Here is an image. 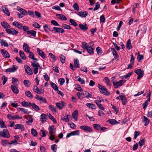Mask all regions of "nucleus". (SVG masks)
Here are the masks:
<instances>
[{
  "label": "nucleus",
  "instance_id": "c9c22d12",
  "mask_svg": "<svg viewBox=\"0 0 152 152\" xmlns=\"http://www.w3.org/2000/svg\"><path fill=\"white\" fill-rule=\"evenodd\" d=\"M29 53L28 57L32 59L33 60H35L36 61L38 60L37 58H34V55L32 52H30L29 53Z\"/></svg>",
  "mask_w": 152,
  "mask_h": 152
},
{
  "label": "nucleus",
  "instance_id": "603ef678",
  "mask_svg": "<svg viewBox=\"0 0 152 152\" xmlns=\"http://www.w3.org/2000/svg\"><path fill=\"white\" fill-rule=\"evenodd\" d=\"M18 81V80L17 78L12 77V83L14 85L17 86L18 84H17L16 82Z\"/></svg>",
  "mask_w": 152,
  "mask_h": 152
},
{
  "label": "nucleus",
  "instance_id": "864d4df0",
  "mask_svg": "<svg viewBox=\"0 0 152 152\" xmlns=\"http://www.w3.org/2000/svg\"><path fill=\"white\" fill-rule=\"evenodd\" d=\"M69 22L71 24V25L75 27L77 26V23L73 19H70Z\"/></svg>",
  "mask_w": 152,
  "mask_h": 152
},
{
  "label": "nucleus",
  "instance_id": "0eeeda50",
  "mask_svg": "<svg viewBox=\"0 0 152 152\" xmlns=\"http://www.w3.org/2000/svg\"><path fill=\"white\" fill-rule=\"evenodd\" d=\"M134 72L138 75L137 77V79H140L143 77L144 75V71L142 70L141 69H140L135 70Z\"/></svg>",
  "mask_w": 152,
  "mask_h": 152
},
{
  "label": "nucleus",
  "instance_id": "680f3d73",
  "mask_svg": "<svg viewBox=\"0 0 152 152\" xmlns=\"http://www.w3.org/2000/svg\"><path fill=\"white\" fill-rule=\"evenodd\" d=\"M94 128L95 129L98 130L101 127V125L98 124H93Z\"/></svg>",
  "mask_w": 152,
  "mask_h": 152
},
{
  "label": "nucleus",
  "instance_id": "b1692460",
  "mask_svg": "<svg viewBox=\"0 0 152 152\" xmlns=\"http://www.w3.org/2000/svg\"><path fill=\"white\" fill-rule=\"evenodd\" d=\"M143 119L142 120V121L145 123L144 125L145 126L148 125L149 124L150 120L145 116H143Z\"/></svg>",
  "mask_w": 152,
  "mask_h": 152
},
{
  "label": "nucleus",
  "instance_id": "9b49d317",
  "mask_svg": "<svg viewBox=\"0 0 152 152\" xmlns=\"http://www.w3.org/2000/svg\"><path fill=\"white\" fill-rule=\"evenodd\" d=\"M1 52L2 55L5 58H9L10 57L9 54L4 49H1Z\"/></svg>",
  "mask_w": 152,
  "mask_h": 152
},
{
  "label": "nucleus",
  "instance_id": "20e7f679",
  "mask_svg": "<svg viewBox=\"0 0 152 152\" xmlns=\"http://www.w3.org/2000/svg\"><path fill=\"white\" fill-rule=\"evenodd\" d=\"M5 31L6 32L9 34L12 35H17L18 33V32L15 30V29L12 28H9L6 29Z\"/></svg>",
  "mask_w": 152,
  "mask_h": 152
},
{
  "label": "nucleus",
  "instance_id": "79ce46f5",
  "mask_svg": "<svg viewBox=\"0 0 152 152\" xmlns=\"http://www.w3.org/2000/svg\"><path fill=\"white\" fill-rule=\"evenodd\" d=\"M26 119L27 120H28V121H26V123L27 124H28L29 125H30V124H29V122H30L31 123L33 122V119L31 117H26Z\"/></svg>",
  "mask_w": 152,
  "mask_h": 152
},
{
  "label": "nucleus",
  "instance_id": "2eb2a0df",
  "mask_svg": "<svg viewBox=\"0 0 152 152\" xmlns=\"http://www.w3.org/2000/svg\"><path fill=\"white\" fill-rule=\"evenodd\" d=\"M18 68V67L17 66L15 65H13L12 68L6 69L5 72H14Z\"/></svg>",
  "mask_w": 152,
  "mask_h": 152
},
{
  "label": "nucleus",
  "instance_id": "4d7b16f0",
  "mask_svg": "<svg viewBox=\"0 0 152 152\" xmlns=\"http://www.w3.org/2000/svg\"><path fill=\"white\" fill-rule=\"evenodd\" d=\"M89 46L86 42H83L82 44V47L84 49H86Z\"/></svg>",
  "mask_w": 152,
  "mask_h": 152
},
{
  "label": "nucleus",
  "instance_id": "5fc2aeb1",
  "mask_svg": "<svg viewBox=\"0 0 152 152\" xmlns=\"http://www.w3.org/2000/svg\"><path fill=\"white\" fill-rule=\"evenodd\" d=\"M69 116V115H66L65 116L63 117H61V119L66 122H68L69 121V119L68 118V116Z\"/></svg>",
  "mask_w": 152,
  "mask_h": 152
},
{
  "label": "nucleus",
  "instance_id": "cd10ccee",
  "mask_svg": "<svg viewBox=\"0 0 152 152\" xmlns=\"http://www.w3.org/2000/svg\"><path fill=\"white\" fill-rule=\"evenodd\" d=\"M21 105L23 107H27L31 106V103L30 102L23 101L21 102Z\"/></svg>",
  "mask_w": 152,
  "mask_h": 152
},
{
  "label": "nucleus",
  "instance_id": "0e129e2a",
  "mask_svg": "<svg viewBox=\"0 0 152 152\" xmlns=\"http://www.w3.org/2000/svg\"><path fill=\"white\" fill-rule=\"evenodd\" d=\"M48 117L50 119H51L52 121H53L54 122L56 123L57 122L56 120L54 118V117L50 114H49Z\"/></svg>",
  "mask_w": 152,
  "mask_h": 152
},
{
  "label": "nucleus",
  "instance_id": "39448f33",
  "mask_svg": "<svg viewBox=\"0 0 152 152\" xmlns=\"http://www.w3.org/2000/svg\"><path fill=\"white\" fill-rule=\"evenodd\" d=\"M0 136L4 137L9 138L10 135L7 130L4 129L2 132H0Z\"/></svg>",
  "mask_w": 152,
  "mask_h": 152
},
{
  "label": "nucleus",
  "instance_id": "de8ad7c7",
  "mask_svg": "<svg viewBox=\"0 0 152 152\" xmlns=\"http://www.w3.org/2000/svg\"><path fill=\"white\" fill-rule=\"evenodd\" d=\"M72 136H79L80 134V131L75 130L71 132Z\"/></svg>",
  "mask_w": 152,
  "mask_h": 152
},
{
  "label": "nucleus",
  "instance_id": "f03ea898",
  "mask_svg": "<svg viewBox=\"0 0 152 152\" xmlns=\"http://www.w3.org/2000/svg\"><path fill=\"white\" fill-rule=\"evenodd\" d=\"M31 66L33 67V70L34 71V74H36L38 73V70L39 67H40V66L39 63L37 62V63H35L34 62L31 61Z\"/></svg>",
  "mask_w": 152,
  "mask_h": 152
},
{
  "label": "nucleus",
  "instance_id": "e2e57ef3",
  "mask_svg": "<svg viewBox=\"0 0 152 152\" xmlns=\"http://www.w3.org/2000/svg\"><path fill=\"white\" fill-rule=\"evenodd\" d=\"M105 19L104 15H103L100 16V20L101 22L104 23L105 22Z\"/></svg>",
  "mask_w": 152,
  "mask_h": 152
},
{
  "label": "nucleus",
  "instance_id": "49530a36",
  "mask_svg": "<svg viewBox=\"0 0 152 152\" xmlns=\"http://www.w3.org/2000/svg\"><path fill=\"white\" fill-rule=\"evenodd\" d=\"M31 133L32 134L34 137H37V132L36 130L33 128L31 129Z\"/></svg>",
  "mask_w": 152,
  "mask_h": 152
},
{
  "label": "nucleus",
  "instance_id": "a19ab883",
  "mask_svg": "<svg viewBox=\"0 0 152 152\" xmlns=\"http://www.w3.org/2000/svg\"><path fill=\"white\" fill-rule=\"evenodd\" d=\"M83 96L86 98L92 97V95L87 91L84 92L83 93Z\"/></svg>",
  "mask_w": 152,
  "mask_h": 152
},
{
  "label": "nucleus",
  "instance_id": "09e8293b",
  "mask_svg": "<svg viewBox=\"0 0 152 152\" xmlns=\"http://www.w3.org/2000/svg\"><path fill=\"white\" fill-rule=\"evenodd\" d=\"M26 95L28 97L32 98L33 97V95L29 91H27L25 92Z\"/></svg>",
  "mask_w": 152,
  "mask_h": 152
},
{
  "label": "nucleus",
  "instance_id": "ddd939ff",
  "mask_svg": "<svg viewBox=\"0 0 152 152\" xmlns=\"http://www.w3.org/2000/svg\"><path fill=\"white\" fill-rule=\"evenodd\" d=\"M56 106L60 109H61L64 107L66 106V104L63 102H61V103L57 102L56 103Z\"/></svg>",
  "mask_w": 152,
  "mask_h": 152
},
{
  "label": "nucleus",
  "instance_id": "f3484780",
  "mask_svg": "<svg viewBox=\"0 0 152 152\" xmlns=\"http://www.w3.org/2000/svg\"><path fill=\"white\" fill-rule=\"evenodd\" d=\"M40 118L42 122L44 123L46 121L47 119V116L46 114L43 113L41 115Z\"/></svg>",
  "mask_w": 152,
  "mask_h": 152
},
{
  "label": "nucleus",
  "instance_id": "72a5a7b5",
  "mask_svg": "<svg viewBox=\"0 0 152 152\" xmlns=\"http://www.w3.org/2000/svg\"><path fill=\"white\" fill-rule=\"evenodd\" d=\"M33 90L34 92H36L38 94H41V91L37 86H34L33 87Z\"/></svg>",
  "mask_w": 152,
  "mask_h": 152
},
{
  "label": "nucleus",
  "instance_id": "f704fd0d",
  "mask_svg": "<svg viewBox=\"0 0 152 152\" xmlns=\"http://www.w3.org/2000/svg\"><path fill=\"white\" fill-rule=\"evenodd\" d=\"M126 47L127 49L130 50L132 48V46L131 43L130 39H129L127 42L126 44Z\"/></svg>",
  "mask_w": 152,
  "mask_h": 152
},
{
  "label": "nucleus",
  "instance_id": "f257e3e1",
  "mask_svg": "<svg viewBox=\"0 0 152 152\" xmlns=\"http://www.w3.org/2000/svg\"><path fill=\"white\" fill-rule=\"evenodd\" d=\"M98 86L100 89V92L101 93L106 95H109L110 94V93L107 91V89L105 87L99 84H98Z\"/></svg>",
  "mask_w": 152,
  "mask_h": 152
},
{
  "label": "nucleus",
  "instance_id": "338daca9",
  "mask_svg": "<svg viewBox=\"0 0 152 152\" xmlns=\"http://www.w3.org/2000/svg\"><path fill=\"white\" fill-rule=\"evenodd\" d=\"M96 52L98 55L101 54L102 53V50L101 48L99 47H98L96 48Z\"/></svg>",
  "mask_w": 152,
  "mask_h": 152
},
{
  "label": "nucleus",
  "instance_id": "c85d7f7f",
  "mask_svg": "<svg viewBox=\"0 0 152 152\" xmlns=\"http://www.w3.org/2000/svg\"><path fill=\"white\" fill-rule=\"evenodd\" d=\"M13 24L16 27L20 29H22V25L19 24L18 22L15 21L13 23Z\"/></svg>",
  "mask_w": 152,
  "mask_h": 152
},
{
  "label": "nucleus",
  "instance_id": "e433bc0d",
  "mask_svg": "<svg viewBox=\"0 0 152 152\" xmlns=\"http://www.w3.org/2000/svg\"><path fill=\"white\" fill-rule=\"evenodd\" d=\"M88 52L90 54H93L94 53L93 49L91 47L89 46L86 49Z\"/></svg>",
  "mask_w": 152,
  "mask_h": 152
},
{
  "label": "nucleus",
  "instance_id": "774afa93",
  "mask_svg": "<svg viewBox=\"0 0 152 152\" xmlns=\"http://www.w3.org/2000/svg\"><path fill=\"white\" fill-rule=\"evenodd\" d=\"M1 79L3 80V84L4 85L5 84L6 82L7 81V78L3 75Z\"/></svg>",
  "mask_w": 152,
  "mask_h": 152
},
{
  "label": "nucleus",
  "instance_id": "bb28decb",
  "mask_svg": "<svg viewBox=\"0 0 152 152\" xmlns=\"http://www.w3.org/2000/svg\"><path fill=\"white\" fill-rule=\"evenodd\" d=\"M17 9L19 11L22 13V15H27L28 14L27 13L26 11L24 9L21 8L20 7H19V8H18Z\"/></svg>",
  "mask_w": 152,
  "mask_h": 152
},
{
  "label": "nucleus",
  "instance_id": "6e6d98bb",
  "mask_svg": "<svg viewBox=\"0 0 152 152\" xmlns=\"http://www.w3.org/2000/svg\"><path fill=\"white\" fill-rule=\"evenodd\" d=\"M145 138H143L142 140H140L139 142V145L141 146L142 147V145L145 144Z\"/></svg>",
  "mask_w": 152,
  "mask_h": 152
},
{
  "label": "nucleus",
  "instance_id": "c03bdc74",
  "mask_svg": "<svg viewBox=\"0 0 152 152\" xmlns=\"http://www.w3.org/2000/svg\"><path fill=\"white\" fill-rule=\"evenodd\" d=\"M104 80L106 83V84L110 86V80L107 77H105L104 79Z\"/></svg>",
  "mask_w": 152,
  "mask_h": 152
},
{
  "label": "nucleus",
  "instance_id": "ea45409f",
  "mask_svg": "<svg viewBox=\"0 0 152 152\" xmlns=\"http://www.w3.org/2000/svg\"><path fill=\"white\" fill-rule=\"evenodd\" d=\"M33 108L35 111L39 110H40V108L39 106L36 105L35 103H32L31 104V106Z\"/></svg>",
  "mask_w": 152,
  "mask_h": 152
},
{
  "label": "nucleus",
  "instance_id": "a211bd4d",
  "mask_svg": "<svg viewBox=\"0 0 152 152\" xmlns=\"http://www.w3.org/2000/svg\"><path fill=\"white\" fill-rule=\"evenodd\" d=\"M124 83V80H121L114 83V87L115 88H117L119 86H121Z\"/></svg>",
  "mask_w": 152,
  "mask_h": 152
},
{
  "label": "nucleus",
  "instance_id": "7c9ffc66",
  "mask_svg": "<svg viewBox=\"0 0 152 152\" xmlns=\"http://www.w3.org/2000/svg\"><path fill=\"white\" fill-rule=\"evenodd\" d=\"M27 34H30L34 37H35L36 34V32L34 30H29L27 31Z\"/></svg>",
  "mask_w": 152,
  "mask_h": 152
},
{
  "label": "nucleus",
  "instance_id": "1a4fd4ad",
  "mask_svg": "<svg viewBox=\"0 0 152 152\" xmlns=\"http://www.w3.org/2000/svg\"><path fill=\"white\" fill-rule=\"evenodd\" d=\"M121 98V100L122 101V102L123 105H125L127 103V101L126 96L124 94H121V95L119 96Z\"/></svg>",
  "mask_w": 152,
  "mask_h": 152
},
{
  "label": "nucleus",
  "instance_id": "473e14b6",
  "mask_svg": "<svg viewBox=\"0 0 152 152\" xmlns=\"http://www.w3.org/2000/svg\"><path fill=\"white\" fill-rule=\"evenodd\" d=\"M19 55L21 58L23 60H25L26 59V57L24 54L23 52L21 50H20L19 52Z\"/></svg>",
  "mask_w": 152,
  "mask_h": 152
},
{
  "label": "nucleus",
  "instance_id": "4be33fe9",
  "mask_svg": "<svg viewBox=\"0 0 152 152\" xmlns=\"http://www.w3.org/2000/svg\"><path fill=\"white\" fill-rule=\"evenodd\" d=\"M79 27L81 30L84 31H86L88 29L86 24H85L84 25L80 24L79 25Z\"/></svg>",
  "mask_w": 152,
  "mask_h": 152
},
{
  "label": "nucleus",
  "instance_id": "9d476101",
  "mask_svg": "<svg viewBox=\"0 0 152 152\" xmlns=\"http://www.w3.org/2000/svg\"><path fill=\"white\" fill-rule=\"evenodd\" d=\"M25 71L26 73L28 75H31L33 74L32 70L27 65H25L24 66Z\"/></svg>",
  "mask_w": 152,
  "mask_h": 152
},
{
  "label": "nucleus",
  "instance_id": "bf43d9fd",
  "mask_svg": "<svg viewBox=\"0 0 152 152\" xmlns=\"http://www.w3.org/2000/svg\"><path fill=\"white\" fill-rule=\"evenodd\" d=\"M23 83L25 86L26 87H29L30 85V82L28 80H24L23 81Z\"/></svg>",
  "mask_w": 152,
  "mask_h": 152
},
{
  "label": "nucleus",
  "instance_id": "423d86ee",
  "mask_svg": "<svg viewBox=\"0 0 152 152\" xmlns=\"http://www.w3.org/2000/svg\"><path fill=\"white\" fill-rule=\"evenodd\" d=\"M80 128L81 129L84 130L87 132H91L93 131L92 128L88 126H80Z\"/></svg>",
  "mask_w": 152,
  "mask_h": 152
},
{
  "label": "nucleus",
  "instance_id": "8fccbe9b",
  "mask_svg": "<svg viewBox=\"0 0 152 152\" xmlns=\"http://www.w3.org/2000/svg\"><path fill=\"white\" fill-rule=\"evenodd\" d=\"M4 12L7 15L9 16L10 15V13L8 9L6 7L4 8L3 9Z\"/></svg>",
  "mask_w": 152,
  "mask_h": 152
},
{
  "label": "nucleus",
  "instance_id": "6e6552de",
  "mask_svg": "<svg viewBox=\"0 0 152 152\" xmlns=\"http://www.w3.org/2000/svg\"><path fill=\"white\" fill-rule=\"evenodd\" d=\"M52 32L56 33L59 32L63 33L64 32V30L60 28L53 27V29L52 30H50Z\"/></svg>",
  "mask_w": 152,
  "mask_h": 152
},
{
  "label": "nucleus",
  "instance_id": "052dcab7",
  "mask_svg": "<svg viewBox=\"0 0 152 152\" xmlns=\"http://www.w3.org/2000/svg\"><path fill=\"white\" fill-rule=\"evenodd\" d=\"M0 125L1 128H7V126L5 125L3 121H0Z\"/></svg>",
  "mask_w": 152,
  "mask_h": 152
},
{
  "label": "nucleus",
  "instance_id": "dca6fc26",
  "mask_svg": "<svg viewBox=\"0 0 152 152\" xmlns=\"http://www.w3.org/2000/svg\"><path fill=\"white\" fill-rule=\"evenodd\" d=\"M1 25L2 26L4 29H8L10 28L11 26L7 22L5 21L1 22Z\"/></svg>",
  "mask_w": 152,
  "mask_h": 152
},
{
  "label": "nucleus",
  "instance_id": "412c9836",
  "mask_svg": "<svg viewBox=\"0 0 152 152\" xmlns=\"http://www.w3.org/2000/svg\"><path fill=\"white\" fill-rule=\"evenodd\" d=\"M14 128L17 129H20L23 131L24 130V128L23 126L20 124H16L14 127Z\"/></svg>",
  "mask_w": 152,
  "mask_h": 152
},
{
  "label": "nucleus",
  "instance_id": "37998d69",
  "mask_svg": "<svg viewBox=\"0 0 152 152\" xmlns=\"http://www.w3.org/2000/svg\"><path fill=\"white\" fill-rule=\"evenodd\" d=\"M50 85L52 88H53L55 91H56L58 90V88L54 83L52 82H50Z\"/></svg>",
  "mask_w": 152,
  "mask_h": 152
},
{
  "label": "nucleus",
  "instance_id": "aec40b11",
  "mask_svg": "<svg viewBox=\"0 0 152 152\" xmlns=\"http://www.w3.org/2000/svg\"><path fill=\"white\" fill-rule=\"evenodd\" d=\"M24 50L26 52L28 53L30 51V48L29 46L26 43H24L23 45Z\"/></svg>",
  "mask_w": 152,
  "mask_h": 152
},
{
  "label": "nucleus",
  "instance_id": "f8f14e48",
  "mask_svg": "<svg viewBox=\"0 0 152 152\" xmlns=\"http://www.w3.org/2000/svg\"><path fill=\"white\" fill-rule=\"evenodd\" d=\"M37 50L38 53L42 58H46V55L43 51L40 50L39 48H37Z\"/></svg>",
  "mask_w": 152,
  "mask_h": 152
},
{
  "label": "nucleus",
  "instance_id": "58836bf2",
  "mask_svg": "<svg viewBox=\"0 0 152 152\" xmlns=\"http://www.w3.org/2000/svg\"><path fill=\"white\" fill-rule=\"evenodd\" d=\"M86 106L89 108H91L92 109H96L95 105L93 104L87 103L86 104Z\"/></svg>",
  "mask_w": 152,
  "mask_h": 152
},
{
  "label": "nucleus",
  "instance_id": "7ed1b4c3",
  "mask_svg": "<svg viewBox=\"0 0 152 152\" xmlns=\"http://www.w3.org/2000/svg\"><path fill=\"white\" fill-rule=\"evenodd\" d=\"M74 63L75 66H74L71 63L70 64L69 66L71 69L73 70H75L76 68H79L80 66V63L79 60L78 59H75L74 61Z\"/></svg>",
  "mask_w": 152,
  "mask_h": 152
},
{
  "label": "nucleus",
  "instance_id": "69168bd1",
  "mask_svg": "<svg viewBox=\"0 0 152 152\" xmlns=\"http://www.w3.org/2000/svg\"><path fill=\"white\" fill-rule=\"evenodd\" d=\"M73 7L74 9L77 10L79 11V8L77 4L76 3L74 4L73 6Z\"/></svg>",
  "mask_w": 152,
  "mask_h": 152
},
{
  "label": "nucleus",
  "instance_id": "5701e85b",
  "mask_svg": "<svg viewBox=\"0 0 152 152\" xmlns=\"http://www.w3.org/2000/svg\"><path fill=\"white\" fill-rule=\"evenodd\" d=\"M56 16L59 19L62 20H67V18L64 15L58 14H56Z\"/></svg>",
  "mask_w": 152,
  "mask_h": 152
},
{
  "label": "nucleus",
  "instance_id": "c756f323",
  "mask_svg": "<svg viewBox=\"0 0 152 152\" xmlns=\"http://www.w3.org/2000/svg\"><path fill=\"white\" fill-rule=\"evenodd\" d=\"M111 50L113 53V55L114 56V58L115 59H117L118 57V56L117 54V51L114 48H112Z\"/></svg>",
  "mask_w": 152,
  "mask_h": 152
},
{
  "label": "nucleus",
  "instance_id": "a878e982",
  "mask_svg": "<svg viewBox=\"0 0 152 152\" xmlns=\"http://www.w3.org/2000/svg\"><path fill=\"white\" fill-rule=\"evenodd\" d=\"M78 113V111L76 110L74 111L72 113V117L76 121L77 120Z\"/></svg>",
  "mask_w": 152,
  "mask_h": 152
},
{
  "label": "nucleus",
  "instance_id": "3c124183",
  "mask_svg": "<svg viewBox=\"0 0 152 152\" xmlns=\"http://www.w3.org/2000/svg\"><path fill=\"white\" fill-rule=\"evenodd\" d=\"M18 109L21 111L22 112H23L25 114H27L29 113V112L28 111V109H25L24 108H22L20 107H19Z\"/></svg>",
  "mask_w": 152,
  "mask_h": 152
},
{
  "label": "nucleus",
  "instance_id": "393cba45",
  "mask_svg": "<svg viewBox=\"0 0 152 152\" xmlns=\"http://www.w3.org/2000/svg\"><path fill=\"white\" fill-rule=\"evenodd\" d=\"M88 14V13L87 12L84 11V12H83V11H80L78 12L77 15H79V16L83 17H85L87 16Z\"/></svg>",
  "mask_w": 152,
  "mask_h": 152
},
{
  "label": "nucleus",
  "instance_id": "4c0bfd02",
  "mask_svg": "<svg viewBox=\"0 0 152 152\" xmlns=\"http://www.w3.org/2000/svg\"><path fill=\"white\" fill-rule=\"evenodd\" d=\"M49 109L52 111L53 113H56V108L53 105H50L49 106Z\"/></svg>",
  "mask_w": 152,
  "mask_h": 152
},
{
  "label": "nucleus",
  "instance_id": "13d9d810",
  "mask_svg": "<svg viewBox=\"0 0 152 152\" xmlns=\"http://www.w3.org/2000/svg\"><path fill=\"white\" fill-rule=\"evenodd\" d=\"M140 132L139 131H135L134 134V138L136 139L137 137L140 135Z\"/></svg>",
  "mask_w": 152,
  "mask_h": 152
},
{
  "label": "nucleus",
  "instance_id": "a18cd8bd",
  "mask_svg": "<svg viewBox=\"0 0 152 152\" xmlns=\"http://www.w3.org/2000/svg\"><path fill=\"white\" fill-rule=\"evenodd\" d=\"M60 60L62 64H64L65 62V57L62 54H61L60 56Z\"/></svg>",
  "mask_w": 152,
  "mask_h": 152
},
{
  "label": "nucleus",
  "instance_id": "4468645a",
  "mask_svg": "<svg viewBox=\"0 0 152 152\" xmlns=\"http://www.w3.org/2000/svg\"><path fill=\"white\" fill-rule=\"evenodd\" d=\"M16 85H12L10 88L13 92L15 94H18L19 93V90L16 87Z\"/></svg>",
  "mask_w": 152,
  "mask_h": 152
},
{
  "label": "nucleus",
  "instance_id": "2f4dec72",
  "mask_svg": "<svg viewBox=\"0 0 152 152\" xmlns=\"http://www.w3.org/2000/svg\"><path fill=\"white\" fill-rule=\"evenodd\" d=\"M1 44L2 46H3L4 47H8L9 45L6 40L1 39Z\"/></svg>",
  "mask_w": 152,
  "mask_h": 152
},
{
  "label": "nucleus",
  "instance_id": "6ab92c4d",
  "mask_svg": "<svg viewBox=\"0 0 152 152\" xmlns=\"http://www.w3.org/2000/svg\"><path fill=\"white\" fill-rule=\"evenodd\" d=\"M49 133L50 134H53L55 132L56 130L54 128V126L53 125H52L49 126L48 129Z\"/></svg>",
  "mask_w": 152,
  "mask_h": 152
}]
</instances>
